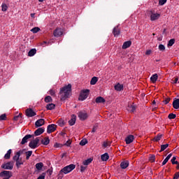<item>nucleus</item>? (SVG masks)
Wrapping results in <instances>:
<instances>
[{
	"label": "nucleus",
	"instance_id": "1",
	"mask_svg": "<svg viewBox=\"0 0 179 179\" xmlns=\"http://www.w3.org/2000/svg\"><path fill=\"white\" fill-rule=\"evenodd\" d=\"M71 93H72V85L69 84L62 87L59 92L61 101H65L66 99H69Z\"/></svg>",
	"mask_w": 179,
	"mask_h": 179
},
{
	"label": "nucleus",
	"instance_id": "2",
	"mask_svg": "<svg viewBox=\"0 0 179 179\" xmlns=\"http://www.w3.org/2000/svg\"><path fill=\"white\" fill-rule=\"evenodd\" d=\"M89 93H90V90H82L78 97V100H80V101H83V100H86V98L89 96Z\"/></svg>",
	"mask_w": 179,
	"mask_h": 179
},
{
	"label": "nucleus",
	"instance_id": "3",
	"mask_svg": "<svg viewBox=\"0 0 179 179\" xmlns=\"http://www.w3.org/2000/svg\"><path fill=\"white\" fill-rule=\"evenodd\" d=\"M75 167H76V166L73 164H71L63 168L62 169V171L64 172V174H68V173H71V171H72L73 170H75Z\"/></svg>",
	"mask_w": 179,
	"mask_h": 179
},
{
	"label": "nucleus",
	"instance_id": "4",
	"mask_svg": "<svg viewBox=\"0 0 179 179\" xmlns=\"http://www.w3.org/2000/svg\"><path fill=\"white\" fill-rule=\"evenodd\" d=\"M13 165H14L13 161L8 162L7 163L3 164L1 165V169H3L4 170H13Z\"/></svg>",
	"mask_w": 179,
	"mask_h": 179
},
{
	"label": "nucleus",
	"instance_id": "5",
	"mask_svg": "<svg viewBox=\"0 0 179 179\" xmlns=\"http://www.w3.org/2000/svg\"><path fill=\"white\" fill-rule=\"evenodd\" d=\"M40 142V138L37 137L36 139L32 140L29 143V146L31 149H36V148H38V143Z\"/></svg>",
	"mask_w": 179,
	"mask_h": 179
},
{
	"label": "nucleus",
	"instance_id": "6",
	"mask_svg": "<svg viewBox=\"0 0 179 179\" xmlns=\"http://www.w3.org/2000/svg\"><path fill=\"white\" fill-rule=\"evenodd\" d=\"M149 15H150V20L152 22L155 21V20H157L158 19L160 18V14L156 13H155V12L150 10L149 12Z\"/></svg>",
	"mask_w": 179,
	"mask_h": 179
},
{
	"label": "nucleus",
	"instance_id": "7",
	"mask_svg": "<svg viewBox=\"0 0 179 179\" xmlns=\"http://www.w3.org/2000/svg\"><path fill=\"white\" fill-rule=\"evenodd\" d=\"M0 177H3V179H9L12 177V175L10 174V171H3L0 173Z\"/></svg>",
	"mask_w": 179,
	"mask_h": 179
},
{
	"label": "nucleus",
	"instance_id": "8",
	"mask_svg": "<svg viewBox=\"0 0 179 179\" xmlns=\"http://www.w3.org/2000/svg\"><path fill=\"white\" fill-rule=\"evenodd\" d=\"M25 115L29 117H34L35 115H37V113H36V112H34V110L31 108H29L25 110Z\"/></svg>",
	"mask_w": 179,
	"mask_h": 179
},
{
	"label": "nucleus",
	"instance_id": "9",
	"mask_svg": "<svg viewBox=\"0 0 179 179\" xmlns=\"http://www.w3.org/2000/svg\"><path fill=\"white\" fill-rule=\"evenodd\" d=\"M57 129V125L55 124H49L47 128V132L48 134H52V132H55Z\"/></svg>",
	"mask_w": 179,
	"mask_h": 179
},
{
	"label": "nucleus",
	"instance_id": "10",
	"mask_svg": "<svg viewBox=\"0 0 179 179\" xmlns=\"http://www.w3.org/2000/svg\"><path fill=\"white\" fill-rule=\"evenodd\" d=\"M113 34L114 35V37H118V36L121 34V30L118 27V25L113 28Z\"/></svg>",
	"mask_w": 179,
	"mask_h": 179
},
{
	"label": "nucleus",
	"instance_id": "11",
	"mask_svg": "<svg viewBox=\"0 0 179 179\" xmlns=\"http://www.w3.org/2000/svg\"><path fill=\"white\" fill-rule=\"evenodd\" d=\"M87 113L85 112H79L78 113V117L81 121H85V120L87 119Z\"/></svg>",
	"mask_w": 179,
	"mask_h": 179
},
{
	"label": "nucleus",
	"instance_id": "12",
	"mask_svg": "<svg viewBox=\"0 0 179 179\" xmlns=\"http://www.w3.org/2000/svg\"><path fill=\"white\" fill-rule=\"evenodd\" d=\"M45 122V120L44 119H39L35 122V127L36 128H39V127H43Z\"/></svg>",
	"mask_w": 179,
	"mask_h": 179
},
{
	"label": "nucleus",
	"instance_id": "13",
	"mask_svg": "<svg viewBox=\"0 0 179 179\" xmlns=\"http://www.w3.org/2000/svg\"><path fill=\"white\" fill-rule=\"evenodd\" d=\"M53 36L55 37H61V36H62V30L59 28H57L53 32Z\"/></svg>",
	"mask_w": 179,
	"mask_h": 179
},
{
	"label": "nucleus",
	"instance_id": "14",
	"mask_svg": "<svg viewBox=\"0 0 179 179\" xmlns=\"http://www.w3.org/2000/svg\"><path fill=\"white\" fill-rule=\"evenodd\" d=\"M134 135H129L128 136L126 137L125 138V142L127 145H129V143H132L134 142Z\"/></svg>",
	"mask_w": 179,
	"mask_h": 179
},
{
	"label": "nucleus",
	"instance_id": "15",
	"mask_svg": "<svg viewBox=\"0 0 179 179\" xmlns=\"http://www.w3.org/2000/svg\"><path fill=\"white\" fill-rule=\"evenodd\" d=\"M44 131H45L44 128H43V127L38 128V129H36L34 131L35 136H38L41 135L42 134H44Z\"/></svg>",
	"mask_w": 179,
	"mask_h": 179
},
{
	"label": "nucleus",
	"instance_id": "16",
	"mask_svg": "<svg viewBox=\"0 0 179 179\" xmlns=\"http://www.w3.org/2000/svg\"><path fill=\"white\" fill-rule=\"evenodd\" d=\"M30 138H33V135L28 134L26 135L21 141V145H24V143H27V140L30 139Z\"/></svg>",
	"mask_w": 179,
	"mask_h": 179
},
{
	"label": "nucleus",
	"instance_id": "17",
	"mask_svg": "<svg viewBox=\"0 0 179 179\" xmlns=\"http://www.w3.org/2000/svg\"><path fill=\"white\" fill-rule=\"evenodd\" d=\"M131 44H132V42L131 41H125L123 43V45H122V48L123 50H127V48H129V47H131Z\"/></svg>",
	"mask_w": 179,
	"mask_h": 179
},
{
	"label": "nucleus",
	"instance_id": "18",
	"mask_svg": "<svg viewBox=\"0 0 179 179\" xmlns=\"http://www.w3.org/2000/svg\"><path fill=\"white\" fill-rule=\"evenodd\" d=\"M75 122H76V116L75 115H72L71 119L69 121V124L72 127V125H75Z\"/></svg>",
	"mask_w": 179,
	"mask_h": 179
},
{
	"label": "nucleus",
	"instance_id": "19",
	"mask_svg": "<svg viewBox=\"0 0 179 179\" xmlns=\"http://www.w3.org/2000/svg\"><path fill=\"white\" fill-rule=\"evenodd\" d=\"M173 107L175 108V110H178L179 108V99H176L173 101Z\"/></svg>",
	"mask_w": 179,
	"mask_h": 179
},
{
	"label": "nucleus",
	"instance_id": "20",
	"mask_svg": "<svg viewBox=\"0 0 179 179\" xmlns=\"http://www.w3.org/2000/svg\"><path fill=\"white\" fill-rule=\"evenodd\" d=\"M128 166H129V162L128 161H123L120 163L121 169H125Z\"/></svg>",
	"mask_w": 179,
	"mask_h": 179
},
{
	"label": "nucleus",
	"instance_id": "21",
	"mask_svg": "<svg viewBox=\"0 0 179 179\" xmlns=\"http://www.w3.org/2000/svg\"><path fill=\"white\" fill-rule=\"evenodd\" d=\"M101 159L102 162H107L108 159H110V156L108 155V153L106 152L101 156Z\"/></svg>",
	"mask_w": 179,
	"mask_h": 179
},
{
	"label": "nucleus",
	"instance_id": "22",
	"mask_svg": "<svg viewBox=\"0 0 179 179\" xmlns=\"http://www.w3.org/2000/svg\"><path fill=\"white\" fill-rule=\"evenodd\" d=\"M35 167L38 171H41V170H43V167H44V164H43V162L37 163Z\"/></svg>",
	"mask_w": 179,
	"mask_h": 179
},
{
	"label": "nucleus",
	"instance_id": "23",
	"mask_svg": "<svg viewBox=\"0 0 179 179\" xmlns=\"http://www.w3.org/2000/svg\"><path fill=\"white\" fill-rule=\"evenodd\" d=\"M37 53V50L36 48L31 49L28 52V57H34Z\"/></svg>",
	"mask_w": 179,
	"mask_h": 179
},
{
	"label": "nucleus",
	"instance_id": "24",
	"mask_svg": "<svg viewBox=\"0 0 179 179\" xmlns=\"http://www.w3.org/2000/svg\"><path fill=\"white\" fill-rule=\"evenodd\" d=\"M42 145H44L45 146H47L50 143V138L45 137L44 139L41 140Z\"/></svg>",
	"mask_w": 179,
	"mask_h": 179
},
{
	"label": "nucleus",
	"instance_id": "25",
	"mask_svg": "<svg viewBox=\"0 0 179 179\" xmlns=\"http://www.w3.org/2000/svg\"><path fill=\"white\" fill-rule=\"evenodd\" d=\"M115 90L117 92H121V90H124V85L118 83L117 85H115Z\"/></svg>",
	"mask_w": 179,
	"mask_h": 179
},
{
	"label": "nucleus",
	"instance_id": "26",
	"mask_svg": "<svg viewBox=\"0 0 179 179\" xmlns=\"http://www.w3.org/2000/svg\"><path fill=\"white\" fill-rule=\"evenodd\" d=\"M136 110V106L134 105H129L127 106V110H129L130 113H134Z\"/></svg>",
	"mask_w": 179,
	"mask_h": 179
},
{
	"label": "nucleus",
	"instance_id": "27",
	"mask_svg": "<svg viewBox=\"0 0 179 179\" xmlns=\"http://www.w3.org/2000/svg\"><path fill=\"white\" fill-rule=\"evenodd\" d=\"M106 101V99L103 98L102 96H98L95 99V102L99 103H104Z\"/></svg>",
	"mask_w": 179,
	"mask_h": 179
},
{
	"label": "nucleus",
	"instance_id": "28",
	"mask_svg": "<svg viewBox=\"0 0 179 179\" xmlns=\"http://www.w3.org/2000/svg\"><path fill=\"white\" fill-rule=\"evenodd\" d=\"M157 78H159L157 74H153L150 78L151 82H152V83H156V82H157Z\"/></svg>",
	"mask_w": 179,
	"mask_h": 179
},
{
	"label": "nucleus",
	"instance_id": "29",
	"mask_svg": "<svg viewBox=\"0 0 179 179\" xmlns=\"http://www.w3.org/2000/svg\"><path fill=\"white\" fill-rule=\"evenodd\" d=\"M24 162L23 160H22V158H20L15 164V166L17 167V169H20V166H22V164H23Z\"/></svg>",
	"mask_w": 179,
	"mask_h": 179
},
{
	"label": "nucleus",
	"instance_id": "30",
	"mask_svg": "<svg viewBox=\"0 0 179 179\" xmlns=\"http://www.w3.org/2000/svg\"><path fill=\"white\" fill-rule=\"evenodd\" d=\"M12 154V150L10 149L7 151V153L4 155V159L6 160L10 159V155Z\"/></svg>",
	"mask_w": 179,
	"mask_h": 179
},
{
	"label": "nucleus",
	"instance_id": "31",
	"mask_svg": "<svg viewBox=\"0 0 179 179\" xmlns=\"http://www.w3.org/2000/svg\"><path fill=\"white\" fill-rule=\"evenodd\" d=\"M92 162H93V159L92 158H90V159H87L85 160L83 162V164L84 166H89V164H90V163H92Z\"/></svg>",
	"mask_w": 179,
	"mask_h": 179
},
{
	"label": "nucleus",
	"instance_id": "32",
	"mask_svg": "<svg viewBox=\"0 0 179 179\" xmlns=\"http://www.w3.org/2000/svg\"><path fill=\"white\" fill-rule=\"evenodd\" d=\"M173 155L172 154H169L166 158L162 162V166H164L167 162H169V160H170V158Z\"/></svg>",
	"mask_w": 179,
	"mask_h": 179
},
{
	"label": "nucleus",
	"instance_id": "33",
	"mask_svg": "<svg viewBox=\"0 0 179 179\" xmlns=\"http://www.w3.org/2000/svg\"><path fill=\"white\" fill-rule=\"evenodd\" d=\"M47 110H54L55 108V104L54 103H49L46 106Z\"/></svg>",
	"mask_w": 179,
	"mask_h": 179
},
{
	"label": "nucleus",
	"instance_id": "34",
	"mask_svg": "<svg viewBox=\"0 0 179 179\" xmlns=\"http://www.w3.org/2000/svg\"><path fill=\"white\" fill-rule=\"evenodd\" d=\"M98 80H99V78L97 77H93L91 79L90 85H96V83H97Z\"/></svg>",
	"mask_w": 179,
	"mask_h": 179
},
{
	"label": "nucleus",
	"instance_id": "35",
	"mask_svg": "<svg viewBox=\"0 0 179 179\" xmlns=\"http://www.w3.org/2000/svg\"><path fill=\"white\" fill-rule=\"evenodd\" d=\"M108 146H111V143L110 141H103L102 143V147L104 148H108Z\"/></svg>",
	"mask_w": 179,
	"mask_h": 179
},
{
	"label": "nucleus",
	"instance_id": "36",
	"mask_svg": "<svg viewBox=\"0 0 179 179\" xmlns=\"http://www.w3.org/2000/svg\"><path fill=\"white\" fill-rule=\"evenodd\" d=\"M25 155H26V159L29 160L30 159V156L33 155V151L25 152Z\"/></svg>",
	"mask_w": 179,
	"mask_h": 179
},
{
	"label": "nucleus",
	"instance_id": "37",
	"mask_svg": "<svg viewBox=\"0 0 179 179\" xmlns=\"http://www.w3.org/2000/svg\"><path fill=\"white\" fill-rule=\"evenodd\" d=\"M20 159V154L19 152H16L15 155L13 157V159L15 162H17Z\"/></svg>",
	"mask_w": 179,
	"mask_h": 179
},
{
	"label": "nucleus",
	"instance_id": "38",
	"mask_svg": "<svg viewBox=\"0 0 179 179\" xmlns=\"http://www.w3.org/2000/svg\"><path fill=\"white\" fill-rule=\"evenodd\" d=\"M174 43H176V39L174 38L170 39L167 44L168 47H173V45L174 44Z\"/></svg>",
	"mask_w": 179,
	"mask_h": 179
},
{
	"label": "nucleus",
	"instance_id": "39",
	"mask_svg": "<svg viewBox=\"0 0 179 179\" xmlns=\"http://www.w3.org/2000/svg\"><path fill=\"white\" fill-rule=\"evenodd\" d=\"M1 10L2 12H6L8 10V5L6 3H2L1 5Z\"/></svg>",
	"mask_w": 179,
	"mask_h": 179
},
{
	"label": "nucleus",
	"instance_id": "40",
	"mask_svg": "<svg viewBox=\"0 0 179 179\" xmlns=\"http://www.w3.org/2000/svg\"><path fill=\"white\" fill-rule=\"evenodd\" d=\"M52 101V98L50 96H48L45 98V103H51Z\"/></svg>",
	"mask_w": 179,
	"mask_h": 179
},
{
	"label": "nucleus",
	"instance_id": "41",
	"mask_svg": "<svg viewBox=\"0 0 179 179\" xmlns=\"http://www.w3.org/2000/svg\"><path fill=\"white\" fill-rule=\"evenodd\" d=\"M169 144H164V145H161V150L159 152H164V150H166V148H168Z\"/></svg>",
	"mask_w": 179,
	"mask_h": 179
},
{
	"label": "nucleus",
	"instance_id": "42",
	"mask_svg": "<svg viewBox=\"0 0 179 179\" xmlns=\"http://www.w3.org/2000/svg\"><path fill=\"white\" fill-rule=\"evenodd\" d=\"M162 136H163L162 134H158L157 136H155L154 138V141H155V142H159V141H160V139H162Z\"/></svg>",
	"mask_w": 179,
	"mask_h": 179
},
{
	"label": "nucleus",
	"instance_id": "43",
	"mask_svg": "<svg viewBox=\"0 0 179 179\" xmlns=\"http://www.w3.org/2000/svg\"><path fill=\"white\" fill-rule=\"evenodd\" d=\"M177 117V115L174 114V113H170L169 115H168V118L169 120H174L176 119V117Z\"/></svg>",
	"mask_w": 179,
	"mask_h": 179
},
{
	"label": "nucleus",
	"instance_id": "44",
	"mask_svg": "<svg viewBox=\"0 0 179 179\" xmlns=\"http://www.w3.org/2000/svg\"><path fill=\"white\" fill-rule=\"evenodd\" d=\"M62 178H64V171H62V169L57 176V179H62Z\"/></svg>",
	"mask_w": 179,
	"mask_h": 179
},
{
	"label": "nucleus",
	"instance_id": "45",
	"mask_svg": "<svg viewBox=\"0 0 179 179\" xmlns=\"http://www.w3.org/2000/svg\"><path fill=\"white\" fill-rule=\"evenodd\" d=\"M177 159V157H173L171 159L172 164H178V161H176Z\"/></svg>",
	"mask_w": 179,
	"mask_h": 179
},
{
	"label": "nucleus",
	"instance_id": "46",
	"mask_svg": "<svg viewBox=\"0 0 179 179\" xmlns=\"http://www.w3.org/2000/svg\"><path fill=\"white\" fill-rule=\"evenodd\" d=\"M31 31H32V33H38V31H40V29L38 27H34L31 29Z\"/></svg>",
	"mask_w": 179,
	"mask_h": 179
},
{
	"label": "nucleus",
	"instance_id": "47",
	"mask_svg": "<svg viewBox=\"0 0 179 179\" xmlns=\"http://www.w3.org/2000/svg\"><path fill=\"white\" fill-rule=\"evenodd\" d=\"M159 51H165L166 50V47L164 46V45L160 44L159 45Z\"/></svg>",
	"mask_w": 179,
	"mask_h": 179
},
{
	"label": "nucleus",
	"instance_id": "48",
	"mask_svg": "<svg viewBox=\"0 0 179 179\" xmlns=\"http://www.w3.org/2000/svg\"><path fill=\"white\" fill-rule=\"evenodd\" d=\"M6 120V114L0 115V121H5Z\"/></svg>",
	"mask_w": 179,
	"mask_h": 179
},
{
	"label": "nucleus",
	"instance_id": "49",
	"mask_svg": "<svg viewBox=\"0 0 179 179\" xmlns=\"http://www.w3.org/2000/svg\"><path fill=\"white\" fill-rule=\"evenodd\" d=\"M149 160L150 162H151V163L155 162V160H156V156L152 155L151 157H150Z\"/></svg>",
	"mask_w": 179,
	"mask_h": 179
},
{
	"label": "nucleus",
	"instance_id": "50",
	"mask_svg": "<svg viewBox=\"0 0 179 179\" xmlns=\"http://www.w3.org/2000/svg\"><path fill=\"white\" fill-rule=\"evenodd\" d=\"M46 173L45 172L42 173L41 175L37 179H45Z\"/></svg>",
	"mask_w": 179,
	"mask_h": 179
},
{
	"label": "nucleus",
	"instance_id": "51",
	"mask_svg": "<svg viewBox=\"0 0 179 179\" xmlns=\"http://www.w3.org/2000/svg\"><path fill=\"white\" fill-rule=\"evenodd\" d=\"M166 2L167 0H159V5L163 6V5H164V3H166Z\"/></svg>",
	"mask_w": 179,
	"mask_h": 179
},
{
	"label": "nucleus",
	"instance_id": "52",
	"mask_svg": "<svg viewBox=\"0 0 179 179\" xmlns=\"http://www.w3.org/2000/svg\"><path fill=\"white\" fill-rule=\"evenodd\" d=\"M86 143H87V140H82L80 142V146H85V145H86Z\"/></svg>",
	"mask_w": 179,
	"mask_h": 179
},
{
	"label": "nucleus",
	"instance_id": "53",
	"mask_svg": "<svg viewBox=\"0 0 179 179\" xmlns=\"http://www.w3.org/2000/svg\"><path fill=\"white\" fill-rule=\"evenodd\" d=\"M97 128H99V124H96L93 127L92 132H96V131H97Z\"/></svg>",
	"mask_w": 179,
	"mask_h": 179
},
{
	"label": "nucleus",
	"instance_id": "54",
	"mask_svg": "<svg viewBox=\"0 0 179 179\" xmlns=\"http://www.w3.org/2000/svg\"><path fill=\"white\" fill-rule=\"evenodd\" d=\"M170 100H171V99L166 98L165 100L163 101V103H164V104H169V103H170Z\"/></svg>",
	"mask_w": 179,
	"mask_h": 179
},
{
	"label": "nucleus",
	"instance_id": "55",
	"mask_svg": "<svg viewBox=\"0 0 179 179\" xmlns=\"http://www.w3.org/2000/svg\"><path fill=\"white\" fill-rule=\"evenodd\" d=\"M22 113H20L18 115L14 117L15 121H17L18 118H22Z\"/></svg>",
	"mask_w": 179,
	"mask_h": 179
},
{
	"label": "nucleus",
	"instance_id": "56",
	"mask_svg": "<svg viewBox=\"0 0 179 179\" xmlns=\"http://www.w3.org/2000/svg\"><path fill=\"white\" fill-rule=\"evenodd\" d=\"M47 173H49V176H52V167L47 170Z\"/></svg>",
	"mask_w": 179,
	"mask_h": 179
},
{
	"label": "nucleus",
	"instance_id": "57",
	"mask_svg": "<svg viewBox=\"0 0 179 179\" xmlns=\"http://www.w3.org/2000/svg\"><path fill=\"white\" fill-rule=\"evenodd\" d=\"M179 178V172H176L173 176V179Z\"/></svg>",
	"mask_w": 179,
	"mask_h": 179
},
{
	"label": "nucleus",
	"instance_id": "58",
	"mask_svg": "<svg viewBox=\"0 0 179 179\" xmlns=\"http://www.w3.org/2000/svg\"><path fill=\"white\" fill-rule=\"evenodd\" d=\"M49 92L51 96H55V91L50 90Z\"/></svg>",
	"mask_w": 179,
	"mask_h": 179
},
{
	"label": "nucleus",
	"instance_id": "59",
	"mask_svg": "<svg viewBox=\"0 0 179 179\" xmlns=\"http://www.w3.org/2000/svg\"><path fill=\"white\" fill-rule=\"evenodd\" d=\"M86 166H80V171L81 173H83V171H85V170H86Z\"/></svg>",
	"mask_w": 179,
	"mask_h": 179
},
{
	"label": "nucleus",
	"instance_id": "60",
	"mask_svg": "<svg viewBox=\"0 0 179 179\" xmlns=\"http://www.w3.org/2000/svg\"><path fill=\"white\" fill-rule=\"evenodd\" d=\"M151 54H152L151 50H146L145 55H150Z\"/></svg>",
	"mask_w": 179,
	"mask_h": 179
},
{
	"label": "nucleus",
	"instance_id": "61",
	"mask_svg": "<svg viewBox=\"0 0 179 179\" xmlns=\"http://www.w3.org/2000/svg\"><path fill=\"white\" fill-rule=\"evenodd\" d=\"M71 143H72V142L71 141V140H69L66 141V146H70Z\"/></svg>",
	"mask_w": 179,
	"mask_h": 179
},
{
	"label": "nucleus",
	"instance_id": "62",
	"mask_svg": "<svg viewBox=\"0 0 179 179\" xmlns=\"http://www.w3.org/2000/svg\"><path fill=\"white\" fill-rule=\"evenodd\" d=\"M172 83H177L178 82V78H176L174 80H172Z\"/></svg>",
	"mask_w": 179,
	"mask_h": 179
},
{
	"label": "nucleus",
	"instance_id": "63",
	"mask_svg": "<svg viewBox=\"0 0 179 179\" xmlns=\"http://www.w3.org/2000/svg\"><path fill=\"white\" fill-rule=\"evenodd\" d=\"M24 150H20V151L17 152V153H20V156L21 155H23V153H24Z\"/></svg>",
	"mask_w": 179,
	"mask_h": 179
},
{
	"label": "nucleus",
	"instance_id": "64",
	"mask_svg": "<svg viewBox=\"0 0 179 179\" xmlns=\"http://www.w3.org/2000/svg\"><path fill=\"white\" fill-rule=\"evenodd\" d=\"M54 148H59V144L58 143H56L55 145H54Z\"/></svg>",
	"mask_w": 179,
	"mask_h": 179
}]
</instances>
